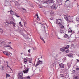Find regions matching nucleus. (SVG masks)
<instances>
[{
    "instance_id": "6e6d98bb",
    "label": "nucleus",
    "mask_w": 79,
    "mask_h": 79,
    "mask_svg": "<svg viewBox=\"0 0 79 79\" xmlns=\"http://www.w3.org/2000/svg\"><path fill=\"white\" fill-rule=\"evenodd\" d=\"M73 73H75V72H76V71L75 70H73Z\"/></svg>"
},
{
    "instance_id": "423d86ee",
    "label": "nucleus",
    "mask_w": 79,
    "mask_h": 79,
    "mask_svg": "<svg viewBox=\"0 0 79 79\" xmlns=\"http://www.w3.org/2000/svg\"><path fill=\"white\" fill-rule=\"evenodd\" d=\"M19 76V79H23V77H22L23 73H19L18 74Z\"/></svg>"
},
{
    "instance_id": "49530a36",
    "label": "nucleus",
    "mask_w": 79,
    "mask_h": 79,
    "mask_svg": "<svg viewBox=\"0 0 79 79\" xmlns=\"http://www.w3.org/2000/svg\"><path fill=\"white\" fill-rule=\"evenodd\" d=\"M71 47H74V44H72L71 45Z\"/></svg>"
},
{
    "instance_id": "9d476101",
    "label": "nucleus",
    "mask_w": 79,
    "mask_h": 79,
    "mask_svg": "<svg viewBox=\"0 0 79 79\" xmlns=\"http://www.w3.org/2000/svg\"><path fill=\"white\" fill-rule=\"evenodd\" d=\"M36 16L38 18V21H37V23L38 24H40V22H39V16L38 14H36Z\"/></svg>"
},
{
    "instance_id": "c9c22d12",
    "label": "nucleus",
    "mask_w": 79,
    "mask_h": 79,
    "mask_svg": "<svg viewBox=\"0 0 79 79\" xmlns=\"http://www.w3.org/2000/svg\"><path fill=\"white\" fill-rule=\"evenodd\" d=\"M63 32V30H60V33H62V32Z\"/></svg>"
},
{
    "instance_id": "c756f323",
    "label": "nucleus",
    "mask_w": 79,
    "mask_h": 79,
    "mask_svg": "<svg viewBox=\"0 0 79 79\" xmlns=\"http://www.w3.org/2000/svg\"><path fill=\"white\" fill-rule=\"evenodd\" d=\"M5 47H11V45H7L6 44V46H5Z\"/></svg>"
},
{
    "instance_id": "9b49d317",
    "label": "nucleus",
    "mask_w": 79,
    "mask_h": 79,
    "mask_svg": "<svg viewBox=\"0 0 79 79\" xmlns=\"http://www.w3.org/2000/svg\"><path fill=\"white\" fill-rule=\"evenodd\" d=\"M68 23H73V20H71V19H68Z\"/></svg>"
},
{
    "instance_id": "4468645a",
    "label": "nucleus",
    "mask_w": 79,
    "mask_h": 79,
    "mask_svg": "<svg viewBox=\"0 0 79 79\" xmlns=\"http://www.w3.org/2000/svg\"><path fill=\"white\" fill-rule=\"evenodd\" d=\"M60 50L62 52H64V51H65V48H64V47H63L61 48Z\"/></svg>"
},
{
    "instance_id": "f03ea898",
    "label": "nucleus",
    "mask_w": 79,
    "mask_h": 79,
    "mask_svg": "<svg viewBox=\"0 0 79 79\" xmlns=\"http://www.w3.org/2000/svg\"><path fill=\"white\" fill-rule=\"evenodd\" d=\"M43 3H47L48 4V3H53V0H44V1H43Z\"/></svg>"
},
{
    "instance_id": "f8f14e48",
    "label": "nucleus",
    "mask_w": 79,
    "mask_h": 79,
    "mask_svg": "<svg viewBox=\"0 0 79 79\" xmlns=\"http://www.w3.org/2000/svg\"><path fill=\"white\" fill-rule=\"evenodd\" d=\"M0 32H1V34H2L4 32V31H3V29L0 28Z\"/></svg>"
},
{
    "instance_id": "412c9836",
    "label": "nucleus",
    "mask_w": 79,
    "mask_h": 79,
    "mask_svg": "<svg viewBox=\"0 0 79 79\" xmlns=\"http://www.w3.org/2000/svg\"><path fill=\"white\" fill-rule=\"evenodd\" d=\"M15 5H18L19 4L17 1H15Z\"/></svg>"
},
{
    "instance_id": "de8ad7c7",
    "label": "nucleus",
    "mask_w": 79,
    "mask_h": 79,
    "mask_svg": "<svg viewBox=\"0 0 79 79\" xmlns=\"http://www.w3.org/2000/svg\"><path fill=\"white\" fill-rule=\"evenodd\" d=\"M11 42H8L9 44H11Z\"/></svg>"
},
{
    "instance_id": "0eeeda50",
    "label": "nucleus",
    "mask_w": 79,
    "mask_h": 79,
    "mask_svg": "<svg viewBox=\"0 0 79 79\" xmlns=\"http://www.w3.org/2000/svg\"><path fill=\"white\" fill-rule=\"evenodd\" d=\"M29 68H27L25 70L23 71V72L24 74H27V73H29Z\"/></svg>"
},
{
    "instance_id": "2f4dec72",
    "label": "nucleus",
    "mask_w": 79,
    "mask_h": 79,
    "mask_svg": "<svg viewBox=\"0 0 79 79\" xmlns=\"http://www.w3.org/2000/svg\"><path fill=\"white\" fill-rule=\"evenodd\" d=\"M65 52L66 53H69V50H65Z\"/></svg>"
},
{
    "instance_id": "f257e3e1",
    "label": "nucleus",
    "mask_w": 79,
    "mask_h": 79,
    "mask_svg": "<svg viewBox=\"0 0 79 79\" xmlns=\"http://www.w3.org/2000/svg\"><path fill=\"white\" fill-rule=\"evenodd\" d=\"M13 0H5V4L6 6H11V2H12Z\"/></svg>"
},
{
    "instance_id": "b1692460",
    "label": "nucleus",
    "mask_w": 79,
    "mask_h": 79,
    "mask_svg": "<svg viewBox=\"0 0 79 79\" xmlns=\"http://www.w3.org/2000/svg\"><path fill=\"white\" fill-rule=\"evenodd\" d=\"M40 39H41V40H42V41H43V42H44V43H45V41H44V39H43L42 37H40Z\"/></svg>"
},
{
    "instance_id": "393cba45",
    "label": "nucleus",
    "mask_w": 79,
    "mask_h": 79,
    "mask_svg": "<svg viewBox=\"0 0 79 79\" xmlns=\"http://www.w3.org/2000/svg\"><path fill=\"white\" fill-rule=\"evenodd\" d=\"M10 77V75H9L8 74H6V77L7 78V77Z\"/></svg>"
},
{
    "instance_id": "864d4df0",
    "label": "nucleus",
    "mask_w": 79,
    "mask_h": 79,
    "mask_svg": "<svg viewBox=\"0 0 79 79\" xmlns=\"http://www.w3.org/2000/svg\"><path fill=\"white\" fill-rule=\"evenodd\" d=\"M19 23V24H20V25H21V22H20Z\"/></svg>"
},
{
    "instance_id": "5701e85b",
    "label": "nucleus",
    "mask_w": 79,
    "mask_h": 79,
    "mask_svg": "<svg viewBox=\"0 0 79 79\" xmlns=\"http://www.w3.org/2000/svg\"><path fill=\"white\" fill-rule=\"evenodd\" d=\"M73 55L72 54H69L68 55V56L69 58H72V57H73Z\"/></svg>"
},
{
    "instance_id": "e2e57ef3",
    "label": "nucleus",
    "mask_w": 79,
    "mask_h": 79,
    "mask_svg": "<svg viewBox=\"0 0 79 79\" xmlns=\"http://www.w3.org/2000/svg\"><path fill=\"white\" fill-rule=\"evenodd\" d=\"M43 77H42V76H41V79H43Z\"/></svg>"
},
{
    "instance_id": "79ce46f5",
    "label": "nucleus",
    "mask_w": 79,
    "mask_h": 79,
    "mask_svg": "<svg viewBox=\"0 0 79 79\" xmlns=\"http://www.w3.org/2000/svg\"><path fill=\"white\" fill-rule=\"evenodd\" d=\"M64 18H65V19L66 18H67V16H66V15H64Z\"/></svg>"
},
{
    "instance_id": "4be33fe9",
    "label": "nucleus",
    "mask_w": 79,
    "mask_h": 79,
    "mask_svg": "<svg viewBox=\"0 0 79 79\" xmlns=\"http://www.w3.org/2000/svg\"><path fill=\"white\" fill-rule=\"evenodd\" d=\"M69 45H68L66 47H64L65 50L68 49V48H69Z\"/></svg>"
},
{
    "instance_id": "473e14b6",
    "label": "nucleus",
    "mask_w": 79,
    "mask_h": 79,
    "mask_svg": "<svg viewBox=\"0 0 79 79\" xmlns=\"http://www.w3.org/2000/svg\"><path fill=\"white\" fill-rule=\"evenodd\" d=\"M6 56H10V54L8 53V52L7 54H6Z\"/></svg>"
},
{
    "instance_id": "3c124183",
    "label": "nucleus",
    "mask_w": 79,
    "mask_h": 79,
    "mask_svg": "<svg viewBox=\"0 0 79 79\" xmlns=\"http://www.w3.org/2000/svg\"><path fill=\"white\" fill-rule=\"evenodd\" d=\"M54 56H58V55L56 54Z\"/></svg>"
},
{
    "instance_id": "f3484780",
    "label": "nucleus",
    "mask_w": 79,
    "mask_h": 79,
    "mask_svg": "<svg viewBox=\"0 0 79 79\" xmlns=\"http://www.w3.org/2000/svg\"><path fill=\"white\" fill-rule=\"evenodd\" d=\"M65 38H67V39H70L69 37H68V35L67 34H66L64 35Z\"/></svg>"
},
{
    "instance_id": "680f3d73",
    "label": "nucleus",
    "mask_w": 79,
    "mask_h": 79,
    "mask_svg": "<svg viewBox=\"0 0 79 79\" xmlns=\"http://www.w3.org/2000/svg\"><path fill=\"white\" fill-rule=\"evenodd\" d=\"M27 54V53H26L24 54V55H25V56H26V54Z\"/></svg>"
},
{
    "instance_id": "052dcab7",
    "label": "nucleus",
    "mask_w": 79,
    "mask_h": 79,
    "mask_svg": "<svg viewBox=\"0 0 79 79\" xmlns=\"http://www.w3.org/2000/svg\"><path fill=\"white\" fill-rule=\"evenodd\" d=\"M10 68L11 71H12V69H11V67H10Z\"/></svg>"
},
{
    "instance_id": "aec40b11",
    "label": "nucleus",
    "mask_w": 79,
    "mask_h": 79,
    "mask_svg": "<svg viewBox=\"0 0 79 79\" xmlns=\"http://www.w3.org/2000/svg\"><path fill=\"white\" fill-rule=\"evenodd\" d=\"M10 12V14L12 15H14V12L12 11V10H10L9 11Z\"/></svg>"
},
{
    "instance_id": "1a4fd4ad",
    "label": "nucleus",
    "mask_w": 79,
    "mask_h": 79,
    "mask_svg": "<svg viewBox=\"0 0 79 79\" xmlns=\"http://www.w3.org/2000/svg\"><path fill=\"white\" fill-rule=\"evenodd\" d=\"M59 66L60 68H64V64H60L59 65Z\"/></svg>"
},
{
    "instance_id": "cd10ccee",
    "label": "nucleus",
    "mask_w": 79,
    "mask_h": 79,
    "mask_svg": "<svg viewBox=\"0 0 79 79\" xmlns=\"http://www.w3.org/2000/svg\"><path fill=\"white\" fill-rule=\"evenodd\" d=\"M63 60L64 62H65L66 61V58H64L63 59Z\"/></svg>"
},
{
    "instance_id": "dca6fc26",
    "label": "nucleus",
    "mask_w": 79,
    "mask_h": 79,
    "mask_svg": "<svg viewBox=\"0 0 79 79\" xmlns=\"http://www.w3.org/2000/svg\"><path fill=\"white\" fill-rule=\"evenodd\" d=\"M79 77L78 76H74L73 77V79H78Z\"/></svg>"
},
{
    "instance_id": "09e8293b",
    "label": "nucleus",
    "mask_w": 79,
    "mask_h": 79,
    "mask_svg": "<svg viewBox=\"0 0 79 79\" xmlns=\"http://www.w3.org/2000/svg\"><path fill=\"white\" fill-rule=\"evenodd\" d=\"M28 52H29V53H30L31 50L29 49V50H28Z\"/></svg>"
},
{
    "instance_id": "6ab92c4d",
    "label": "nucleus",
    "mask_w": 79,
    "mask_h": 79,
    "mask_svg": "<svg viewBox=\"0 0 79 79\" xmlns=\"http://www.w3.org/2000/svg\"><path fill=\"white\" fill-rule=\"evenodd\" d=\"M38 60H39V62H38L36 64V65H35V66H36H36H38V65H39L40 64H39V62H40V60H39V58H38Z\"/></svg>"
},
{
    "instance_id": "a18cd8bd",
    "label": "nucleus",
    "mask_w": 79,
    "mask_h": 79,
    "mask_svg": "<svg viewBox=\"0 0 79 79\" xmlns=\"http://www.w3.org/2000/svg\"><path fill=\"white\" fill-rule=\"evenodd\" d=\"M42 61H40V64H42Z\"/></svg>"
},
{
    "instance_id": "8fccbe9b",
    "label": "nucleus",
    "mask_w": 79,
    "mask_h": 79,
    "mask_svg": "<svg viewBox=\"0 0 79 79\" xmlns=\"http://www.w3.org/2000/svg\"><path fill=\"white\" fill-rule=\"evenodd\" d=\"M77 18H78V17H77V18H76V21H78V20H77Z\"/></svg>"
},
{
    "instance_id": "bb28decb",
    "label": "nucleus",
    "mask_w": 79,
    "mask_h": 79,
    "mask_svg": "<svg viewBox=\"0 0 79 79\" xmlns=\"http://www.w3.org/2000/svg\"><path fill=\"white\" fill-rule=\"evenodd\" d=\"M58 3H61L62 2V0H57Z\"/></svg>"
},
{
    "instance_id": "6e6552de",
    "label": "nucleus",
    "mask_w": 79,
    "mask_h": 79,
    "mask_svg": "<svg viewBox=\"0 0 79 79\" xmlns=\"http://www.w3.org/2000/svg\"><path fill=\"white\" fill-rule=\"evenodd\" d=\"M2 45L3 46H6V43L5 41H2L1 42V43L0 44Z\"/></svg>"
},
{
    "instance_id": "c85d7f7f",
    "label": "nucleus",
    "mask_w": 79,
    "mask_h": 79,
    "mask_svg": "<svg viewBox=\"0 0 79 79\" xmlns=\"http://www.w3.org/2000/svg\"><path fill=\"white\" fill-rule=\"evenodd\" d=\"M61 27L62 29H64V26L62 25L61 26Z\"/></svg>"
},
{
    "instance_id": "37998d69",
    "label": "nucleus",
    "mask_w": 79,
    "mask_h": 79,
    "mask_svg": "<svg viewBox=\"0 0 79 79\" xmlns=\"http://www.w3.org/2000/svg\"><path fill=\"white\" fill-rule=\"evenodd\" d=\"M65 20H66V21H68V17H67L66 18H65Z\"/></svg>"
},
{
    "instance_id": "72a5a7b5",
    "label": "nucleus",
    "mask_w": 79,
    "mask_h": 79,
    "mask_svg": "<svg viewBox=\"0 0 79 79\" xmlns=\"http://www.w3.org/2000/svg\"><path fill=\"white\" fill-rule=\"evenodd\" d=\"M8 52H6V51H4V52H3V53L4 54H5V55H6L7 53Z\"/></svg>"
},
{
    "instance_id": "7ed1b4c3",
    "label": "nucleus",
    "mask_w": 79,
    "mask_h": 79,
    "mask_svg": "<svg viewBox=\"0 0 79 79\" xmlns=\"http://www.w3.org/2000/svg\"><path fill=\"white\" fill-rule=\"evenodd\" d=\"M62 21L61 20V19H57L56 24H57L58 25H59V24H60V25H62V24L61 23V22Z\"/></svg>"
},
{
    "instance_id": "a878e982",
    "label": "nucleus",
    "mask_w": 79,
    "mask_h": 79,
    "mask_svg": "<svg viewBox=\"0 0 79 79\" xmlns=\"http://www.w3.org/2000/svg\"><path fill=\"white\" fill-rule=\"evenodd\" d=\"M24 62L25 63H26V62L27 61V59H24Z\"/></svg>"
},
{
    "instance_id": "39448f33",
    "label": "nucleus",
    "mask_w": 79,
    "mask_h": 79,
    "mask_svg": "<svg viewBox=\"0 0 79 79\" xmlns=\"http://www.w3.org/2000/svg\"><path fill=\"white\" fill-rule=\"evenodd\" d=\"M51 8L52 10H56V5H55V4H53V5L51 7Z\"/></svg>"
},
{
    "instance_id": "2eb2a0df",
    "label": "nucleus",
    "mask_w": 79,
    "mask_h": 79,
    "mask_svg": "<svg viewBox=\"0 0 79 79\" xmlns=\"http://www.w3.org/2000/svg\"><path fill=\"white\" fill-rule=\"evenodd\" d=\"M40 24L42 25V27H41V28H42V29H45V27L44 26V24H41V23H40Z\"/></svg>"
},
{
    "instance_id": "a211bd4d",
    "label": "nucleus",
    "mask_w": 79,
    "mask_h": 79,
    "mask_svg": "<svg viewBox=\"0 0 79 79\" xmlns=\"http://www.w3.org/2000/svg\"><path fill=\"white\" fill-rule=\"evenodd\" d=\"M24 78V79H31V77H30V76H28L27 77H23Z\"/></svg>"
},
{
    "instance_id": "e433bc0d",
    "label": "nucleus",
    "mask_w": 79,
    "mask_h": 79,
    "mask_svg": "<svg viewBox=\"0 0 79 79\" xmlns=\"http://www.w3.org/2000/svg\"><path fill=\"white\" fill-rule=\"evenodd\" d=\"M72 31H73V30H71L70 31H69L68 32H72Z\"/></svg>"
},
{
    "instance_id": "0e129e2a",
    "label": "nucleus",
    "mask_w": 79,
    "mask_h": 79,
    "mask_svg": "<svg viewBox=\"0 0 79 79\" xmlns=\"http://www.w3.org/2000/svg\"><path fill=\"white\" fill-rule=\"evenodd\" d=\"M41 56V59H42V56Z\"/></svg>"
},
{
    "instance_id": "774afa93",
    "label": "nucleus",
    "mask_w": 79,
    "mask_h": 79,
    "mask_svg": "<svg viewBox=\"0 0 79 79\" xmlns=\"http://www.w3.org/2000/svg\"><path fill=\"white\" fill-rule=\"evenodd\" d=\"M42 8V7L40 6V8Z\"/></svg>"
},
{
    "instance_id": "338daca9",
    "label": "nucleus",
    "mask_w": 79,
    "mask_h": 79,
    "mask_svg": "<svg viewBox=\"0 0 79 79\" xmlns=\"http://www.w3.org/2000/svg\"><path fill=\"white\" fill-rule=\"evenodd\" d=\"M67 1H69V0H67L66 2H67Z\"/></svg>"
},
{
    "instance_id": "c03bdc74",
    "label": "nucleus",
    "mask_w": 79,
    "mask_h": 79,
    "mask_svg": "<svg viewBox=\"0 0 79 79\" xmlns=\"http://www.w3.org/2000/svg\"><path fill=\"white\" fill-rule=\"evenodd\" d=\"M22 9L23 10H24V11H26V9H25L24 8H22Z\"/></svg>"
},
{
    "instance_id": "603ef678",
    "label": "nucleus",
    "mask_w": 79,
    "mask_h": 79,
    "mask_svg": "<svg viewBox=\"0 0 79 79\" xmlns=\"http://www.w3.org/2000/svg\"><path fill=\"white\" fill-rule=\"evenodd\" d=\"M76 60L77 61V62L79 63V60L78 59H76Z\"/></svg>"
},
{
    "instance_id": "58836bf2",
    "label": "nucleus",
    "mask_w": 79,
    "mask_h": 79,
    "mask_svg": "<svg viewBox=\"0 0 79 79\" xmlns=\"http://www.w3.org/2000/svg\"><path fill=\"white\" fill-rule=\"evenodd\" d=\"M51 12L50 13L51 15H52H52H53V12L51 11V12Z\"/></svg>"
},
{
    "instance_id": "13d9d810",
    "label": "nucleus",
    "mask_w": 79,
    "mask_h": 79,
    "mask_svg": "<svg viewBox=\"0 0 79 79\" xmlns=\"http://www.w3.org/2000/svg\"><path fill=\"white\" fill-rule=\"evenodd\" d=\"M29 62L30 63H32V62L31 61H29Z\"/></svg>"
},
{
    "instance_id": "f704fd0d",
    "label": "nucleus",
    "mask_w": 79,
    "mask_h": 79,
    "mask_svg": "<svg viewBox=\"0 0 79 79\" xmlns=\"http://www.w3.org/2000/svg\"><path fill=\"white\" fill-rule=\"evenodd\" d=\"M15 15L18 18H19V16H18V15L17 14H15Z\"/></svg>"
},
{
    "instance_id": "69168bd1",
    "label": "nucleus",
    "mask_w": 79,
    "mask_h": 79,
    "mask_svg": "<svg viewBox=\"0 0 79 79\" xmlns=\"http://www.w3.org/2000/svg\"><path fill=\"white\" fill-rule=\"evenodd\" d=\"M23 53H21V55H23Z\"/></svg>"
},
{
    "instance_id": "ea45409f",
    "label": "nucleus",
    "mask_w": 79,
    "mask_h": 79,
    "mask_svg": "<svg viewBox=\"0 0 79 79\" xmlns=\"http://www.w3.org/2000/svg\"><path fill=\"white\" fill-rule=\"evenodd\" d=\"M76 70L77 71H79V68H77L76 69Z\"/></svg>"
},
{
    "instance_id": "bf43d9fd",
    "label": "nucleus",
    "mask_w": 79,
    "mask_h": 79,
    "mask_svg": "<svg viewBox=\"0 0 79 79\" xmlns=\"http://www.w3.org/2000/svg\"><path fill=\"white\" fill-rule=\"evenodd\" d=\"M25 56H28V54H27V53L26 55H25Z\"/></svg>"
},
{
    "instance_id": "20e7f679",
    "label": "nucleus",
    "mask_w": 79,
    "mask_h": 79,
    "mask_svg": "<svg viewBox=\"0 0 79 79\" xmlns=\"http://www.w3.org/2000/svg\"><path fill=\"white\" fill-rule=\"evenodd\" d=\"M9 24L11 25V24H12L13 25V27H16V23L15 22H14L13 21H10L9 22Z\"/></svg>"
},
{
    "instance_id": "4c0bfd02",
    "label": "nucleus",
    "mask_w": 79,
    "mask_h": 79,
    "mask_svg": "<svg viewBox=\"0 0 79 79\" xmlns=\"http://www.w3.org/2000/svg\"><path fill=\"white\" fill-rule=\"evenodd\" d=\"M43 2H44V1H41V2H40L41 4H44V3H43Z\"/></svg>"
},
{
    "instance_id": "ddd939ff",
    "label": "nucleus",
    "mask_w": 79,
    "mask_h": 79,
    "mask_svg": "<svg viewBox=\"0 0 79 79\" xmlns=\"http://www.w3.org/2000/svg\"><path fill=\"white\" fill-rule=\"evenodd\" d=\"M9 24V23H8V22H6L5 24V27H6L8 26Z\"/></svg>"
},
{
    "instance_id": "4d7b16f0",
    "label": "nucleus",
    "mask_w": 79,
    "mask_h": 79,
    "mask_svg": "<svg viewBox=\"0 0 79 79\" xmlns=\"http://www.w3.org/2000/svg\"><path fill=\"white\" fill-rule=\"evenodd\" d=\"M7 68H8V67H9V68H10V66H9L8 64H7Z\"/></svg>"
},
{
    "instance_id": "5fc2aeb1",
    "label": "nucleus",
    "mask_w": 79,
    "mask_h": 79,
    "mask_svg": "<svg viewBox=\"0 0 79 79\" xmlns=\"http://www.w3.org/2000/svg\"><path fill=\"white\" fill-rule=\"evenodd\" d=\"M10 48L11 50H13V48H12V47L10 46Z\"/></svg>"
},
{
    "instance_id": "7c9ffc66",
    "label": "nucleus",
    "mask_w": 79,
    "mask_h": 79,
    "mask_svg": "<svg viewBox=\"0 0 79 79\" xmlns=\"http://www.w3.org/2000/svg\"><path fill=\"white\" fill-rule=\"evenodd\" d=\"M60 77H64V76L62 74H61L60 75Z\"/></svg>"
},
{
    "instance_id": "a19ab883",
    "label": "nucleus",
    "mask_w": 79,
    "mask_h": 79,
    "mask_svg": "<svg viewBox=\"0 0 79 79\" xmlns=\"http://www.w3.org/2000/svg\"><path fill=\"white\" fill-rule=\"evenodd\" d=\"M1 67L2 68V70H4V69H3V68H4V66H1Z\"/></svg>"
}]
</instances>
